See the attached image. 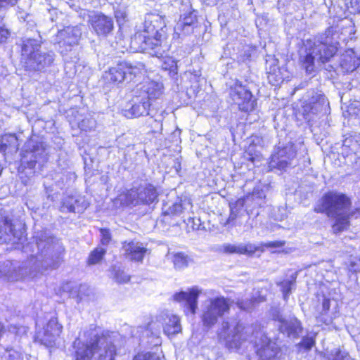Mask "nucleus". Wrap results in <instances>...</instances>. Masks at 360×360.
Returning a JSON list of instances; mask_svg holds the SVG:
<instances>
[{"instance_id":"f257e3e1","label":"nucleus","mask_w":360,"mask_h":360,"mask_svg":"<svg viewBox=\"0 0 360 360\" xmlns=\"http://www.w3.org/2000/svg\"><path fill=\"white\" fill-rule=\"evenodd\" d=\"M122 342L117 332L91 328L73 342L75 360H115Z\"/></svg>"},{"instance_id":"f03ea898","label":"nucleus","mask_w":360,"mask_h":360,"mask_svg":"<svg viewBox=\"0 0 360 360\" xmlns=\"http://www.w3.org/2000/svg\"><path fill=\"white\" fill-rule=\"evenodd\" d=\"M30 248L32 254L28 261L34 268L30 270L32 276L42 274L49 269H56L65 250L61 242L47 230L34 232Z\"/></svg>"},{"instance_id":"7ed1b4c3","label":"nucleus","mask_w":360,"mask_h":360,"mask_svg":"<svg viewBox=\"0 0 360 360\" xmlns=\"http://www.w3.org/2000/svg\"><path fill=\"white\" fill-rule=\"evenodd\" d=\"M259 335V333L255 330L252 325L245 326L240 321L235 323L224 321L222 323L221 335L224 336L227 347L238 349L245 341L255 342L259 360H276L278 349L275 342L261 335L262 343L259 344L255 340Z\"/></svg>"},{"instance_id":"20e7f679","label":"nucleus","mask_w":360,"mask_h":360,"mask_svg":"<svg viewBox=\"0 0 360 360\" xmlns=\"http://www.w3.org/2000/svg\"><path fill=\"white\" fill-rule=\"evenodd\" d=\"M350 199L345 194L330 192L322 199V207L326 214L335 219L333 226L335 232H340L349 226V219L360 217V208L349 210Z\"/></svg>"},{"instance_id":"39448f33","label":"nucleus","mask_w":360,"mask_h":360,"mask_svg":"<svg viewBox=\"0 0 360 360\" xmlns=\"http://www.w3.org/2000/svg\"><path fill=\"white\" fill-rule=\"evenodd\" d=\"M41 45L40 39L25 38L22 40V62L27 70L44 72L53 63L54 53L41 51Z\"/></svg>"},{"instance_id":"423d86ee","label":"nucleus","mask_w":360,"mask_h":360,"mask_svg":"<svg viewBox=\"0 0 360 360\" xmlns=\"http://www.w3.org/2000/svg\"><path fill=\"white\" fill-rule=\"evenodd\" d=\"M231 303L229 299L223 296L207 300L202 307V321L204 326L212 327L219 318L229 313Z\"/></svg>"},{"instance_id":"0eeeda50","label":"nucleus","mask_w":360,"mask_h":360,"mask_svg":"<svg viewBox=\"0 0 360 360\" xmlns=\"http://www.w3.org/2000/svg\"><path fill=\"white\" fill-rule=\"evenodd\" d=\"M34 270L29 261L25 262L5 261L0 264V280L14 281L26 278H34L37 275H31Z\"/></svg>"},{"instance_id":"6e6552de","label":"nucleus","mask_w":360,"mask_h":360,"mask_svg":"<svg viewBox=\"0 0 360 360\" xmlns=\"http://www.w3.org/2000/svg\"><path fill=\"white\" fill-rule=\"evenodd\" d=\"M158 197L156 188L153 184L146 182L134 186L126 194L127 202L134 206L156 202Z\"/></svg>"},{"instance_id":"1a4fd4ad","label":"nucleus","mask_w":360,"mask_h":360,"mask_svg":"<svg viewBox=\"0 0 360 360\" xmlns=\"http://www.w3.org/2000/svg\"><path fill=\"white\" fill-rule=\"evenodd\" d=\"M26 148L27 149L22 150L21 153L22 165L32 169L37 162H44L46 159V147L44 143L32 140L26 145Z\"/></svg>"},{"instance_id":"9d476101","label":"nucleus","mask_w":360,"mask_h":360,"mask_svg":"<svg viewBox=\"0 0 360 360\" xmlns=\"http://www.w3.org/2000/svg\"><path fill=\"white\" fill-rule=\"evenodd\" d=\"M89 25L94 32L100 37H107L113 30V19L102 13L93 12L89 15Z\"/></svg>"},{"instance_id":"9b49d317","label":"nucleus","mask_w":360,"mask_h":360,"mask_svg":"<svg viewBox=\"0 0 360 360\" xmlns=\"http://www.w3.org/2000/svg\"><path fill=\"white\" fill-rule=\"evenodd\" d=\"M192 205L189 200L176 198L174 201L168 200L162 206V214L164 221H168L169 218L176 219L181 217L184 222H186L183 215L186 211L191 209Z\"/></svg>"},{"instance_id":"f8f14e48","label":"nucleus","mask_w":360,"mask_h":360,"mask_svg":"<svg viewBox=\"0 0 360 360\" xmlns=\"http://www.w3.org/2000/svg\"><path fill=\"white\" fill-rule=\"evenodd\" d=\"M230 96L240 110L249 112L254 110L256 105L255 100L252 98V93L245 86L236 84L231 89Z\"/></svg>"},{"instance_id":"ddd939ff","label":"nucleus","mask_w":360,"mask_h":360,"mask_svg":"<svg viewBox=\"0 0 360 360\" xmlns=\"http://www.w3.org/2000/svg\"><path fill=\"white\" fill-rule=\"evenodd\" d=\"M295 156L296 150L294 145L291 143L282 148L278 146L276 151L271 156L269 167L278 169H285L291 164V161Z\"/></svg>"},{"instance_id":"4468645a","label":"nucleus","mask_w":360,"mask_h":360,"mask_svg":"<svg viewBox=\"0 0 360 360\" xmlns=\"http://www.w3.org/2000/svg\"><path fill=\"white\" fill-rule=\"evenodd\" d=\"M152 105L148 101H146L145 97L136 95L126 105L125 108L122 110V112L127 118L148 115H150V107Z\"/></svg>"},{"instance_id":"2eb2a0df","label":"nucleus","mask_w":360,"mask_h":360,"mask_svg":"<svg viewBox=\"0 0 360 360\" xmlns=\"http://www.w3.org/2000/svg\"><path fill=\"white\" fill-rule=\"evenodd\" d=\"M156 322L162 326L164 333L172 338L181 331L180 319L168 311H162L156 317Z\"/></svg>"},{"instance_id":"dca6fc26","label":"nucleus","mask_w":360,"mask_h":360,"mask_svg":"<svg viewBox=\"0 0 360 360\" xmlns=\"http://www.w3.org/2000/svg\"><path fill=\"white\" fill-rule=\"evenodd\" d=\"M62 326L58 324L56 318H51L46 327L37 333V338L46 347H51L55 342L56 338L60 335Z\"/></svg>"},{"instance_id":"f3484780","label":"nucleus","mask_w":360,"mask_h":360,"mask_svg":"<svg viewBox=\"0 0 360 360\" xmlns=\"http://www.w3.org/2000/svg\"><path fill=\"white\" fill-rule=\"evenodd\" d=\"M201 290L198 287H193L188 291H181L174 294V300L184 304V311L192 314L198 308V299Z\"/></svg>"},{"instance_id":"a211bd4d","label":"nucleus","mask_w":360,"mask_h":360,"mask_svg":"<svg viewBox=\"0 0 360 360\" xmlns=\"http://www.w3.org/2000/svg\"><path fill=\"white\" fill-rule=\"evenodd\" d=\"M147 248L139 241H124L122 245V255L133 262H142Z\"/></svg>"},{"instance_id":"6ab92c4d","label":"nucleus","mask_w":360,"mask_h":360,"mask_svg":"<svg viewBox=\"0 0 360 360\" xmlns=\"http://www.w3.org/2000/svg\"><path fill=\"white\" fill-rule=\"evenodd\" d=\"M22 233L15 231L11 220L7 217L0 219V243H17L20 240Z\"/></svg>"},{"instance_id":"aec40b11","label":"nucleus","mask_w":360,"mask_h":360,"mask_svg":"<svg viewBox=\"0 0 360 360\" xmlns=\"http://www.w3.org/2000/svg\"><path fill=\"white\" fill-rule=\"evenodd\" d=\"M197 25L196 14L189 7L188 13L181 15L179 21L174 27V32L179 35H188L193 32Z\"/></svg>"},{"instance_id":"412c9836","label":"nucleus","mask_w":360,"mask_h":360,"mask_svg":"<svg viewBox=\"0 0 360 360\" xmlns=\"http://www.w3.org/2000/svg\"><path fill=\"white\" fill-rule=\"evenodd\" d=\"M82 27L80 25L68 26L63 30L58 31L57 38L59 39L58 44L61 47L68 46L69 47L77 44L82 36Z\"/></svg>"},{"instance_id":"4be33fe9","label":"nucleus","mask_w":360,"mask_h":360,"mask_svg":"<svg viewBox=\"0 0 360 360\" xmlns=\"http://www.w3.org/2000/svg\"><path fill=\"white\" fill-rule=\"evenodd\" d=\"M88 207L84 198L81 195H68L63 198L60 211L62 212L82 213Z\"/></svg>"},{"instance_id":"5701e85b","label":"nucleus","mask_w":360,"mask_h":360,"mask_svg":"<svg viewBox=\"0 0 360 360\" xmlns=\"http://www.w3.org/2000/svg\"><path fill=\"white\" fill-rule=\"evenodd\" d=\"M164 17L155 13H148L145 16L143 31L148 34L161 37L160 31L165 27Z\"/></svg>"},{"instance_id":"b1692460","label":"nucleus","mask_w":360,"mask_h":360,"mask_svg":"<svg viewBox=\"0 0 360 360\" xmlns=\"http://www.w3.org/2000/svg\"><path fill=\"white\" fill-rule=\"evenodd\" d=\"M127 62L117 64L109 68L103 75V79L106 83L116 84L124 82H127Z\"/></svg>"},{"instance_id":"393cba45","label":"nucleus","mask_w":360,"mask_h":360,"mask_svg":"<svg viewBox=\"0 0 360 360\" xmlns=\"http://www.w3.org/2000/svg\"><path fill=\"white\" fill-rule=\"evenodd\" d=\"M280 321L279 330L289 338H297L302 332L301 323L296 318L281 319Z\"/></svg>"},{"instance_id":"a878e982","label":"nucleus","mask_w":360,"mask_h":360,"mask_svg":"<svg viewBox=\"0 0 360 360\" xmlns=\"http://www.w3.org/2000/svg\"><path fill=\"white\" fill-rule=\"evenodd\" d=\"M266 194L263 188L258 186L255 187L251 193L248 194L243 199L247 207H261L265 202Z\"/></svg>"},{"instance_id":"bb28decb","label":"nucleus","mask_w":360,"mask_h":360,"mask_svg":"<svg viewBox=\"0 0 360 360\" xmlns=\"http://www.w3.org/2000/svg\"><path fill=\"white\" fill-rule=\"evenodd\" d=\"M162 95V84L155 82H149L141 87L139 96L145 97L146 101L152 103Z\"/></svg>"},{"instance_id":"cd10ccee","label":"nucleus","mask_w":360,"mask_h":360,"mask_svg":"<svg viewBox=\"0 0 360 360\" xmlns=\"http://www.w3.org/2000/svg\"><path fill=\"white\" fill-rule=\"evenodd\" d=\"M154 35V37H151L150 34L147 36L146 41V49L145 51H148L152 56L160 58L163 56L165 52V49L162 46V41L160 39V37L155 34Z\"/></svg>"},{"instance_id":"c85d7f7f","label":"nucleus","mask_w":360,"mask_h":360,"mask_svg":"<svg viewBox=\"0 0 360 360\" xmlns=\"http://www.w3.org/2000/svg\"><path fill=\"white\" fill-rule=\"evenodd\" d=\"M223 252L229 254L252 255L257 248L250 243L230 244L226 243L222 247Z\"/></svg>"},{"instance_id":"c756f323","label":"nucleus","mask_w":360,"mask_h":360,"mask_svg":"<svg viewBox=\"0 0 360 360\" xmlns=\"http://www.w3.org/2000/svg\"><path fill=\"white\" fill-rule=\"evenodd\" d=\"M319 55V60L322 64L328 61L337 52L335 45L327 43H321L316 46Z\"/></svg>"},{"instance_id":"7c9ffc66","label":"nucleus","mask_w":360,"mask_h":360,"mask_svg":"<svg viewBox=\"0 0 360 360\" xmlns=\"http://www.w3.org/2000/svg\"><path fill=\"white\" fill-rule=\"evenodd\" d=\"M314 48L310 47L309 49H306L304 54L301 56L300 60L302 65L305 69L307 74H311L314 71Z\"/></svg>"},{"instance_id":"2f4dec72","label":"nucleus","mask_w":360,"mask_h":360,"mask_svg":"<svg viewBox=\"0 0 360 360\" xmlns=\"http://www.w3.org/2000/svg\"><path fill=\"white\" fill-rule=\"evenodd\" d=\"M127 82H130L133 79L139 75H142L145 72V65L142 63H137L132 65L127 62Z\"/></svg>"},{"instance_id":"473e14b6","label":"nucleus","mask_w":360,"mask_h":360,"mask_svg":"<svg viewBox=\"0 0 360 360\" xmlns=\"http://www.w3.org/2000/svg\"><path fill=\"white\" fill-rule=\"evenodd\" d=\"M147 36L141 32H137L131 39V48L134 51H145L146 49V41Z\"/></svg>"},{"instance_id":"72a5a7b5","label":"nucleus","mask_w":360,"mask_h":360,"mask_svg":"<svg viewBox=\"0 0 360 360\" xmlns=\"http://www.w3.org/2000/svg\"><path fill=\"white\" fill-rule=\"evenodd\" d=\"M267 73L269 82L272 83L274 85H276L283 81V78L281 75V70L276 65H274L273 67H270Z\"/></svg>"},{"instance_id":"f704fd0d","label":"nucleus","mask_w":360,"mask_h":360,"mask_svg":"<svg viewBox=\"0 0 360 360\" xmlns=\"http://www.w3.org/2000/svg\"><path fill=\"white\" fill-rule=\"evenodd\" d=\"M318 111L326 115L330 112V106L329 102L325 96L316 94V112Z\"/></svg>"},{"instance_id":"c9c22d12","label":"nucleus","mask_w":360,"mask_h":360,"mask_svg":"<svg viewBox=\"0 0 360 360\" xmlns=\"http://www.w3.org/2000/svg\"><path fill=\"white\" fill-rule=\"evenodd\" d=\"M263 301L262 299L258 300L257 297L246 300H238L236 304L241 310L250 311L255 307V303Z\"/></svg>"},{"instance_id":"e433bc0d","label":"nucleus","mask_w":360,"mask_h":360,"mask_svg":"<svg viewBox=\"0 0 360 360\" xmlns=\"http://www.w3.org/2000/svg\"><path fill=\"white\" fill-rule=\"evenodd\" d=\"M295 279H296V274H292L291 276L290 280L283 281L281 282L280 283H278V285H280L281 289L283 292L284 300H286L288 295L290 294L291 289H292V285L295 284Z\"/></svg>"},{"instance_id":"4c0bfd02","label":"nucleus","mask_w":360,"mask_h":360,"mask_svg":"<svg viewBox=\"0 0 360 360\" xmlns=\"http://www.w3.org/2000/svg\"><path fill=\"white\" fill-rule=\"evenodd\" d=\"M105 250L101 248H96L89 255V263L95 264L100 262L105 253Z\"/></svg>"},{"instance_id":"58836bf2","label":"nucleus","mask_w":360,"mask_h":360,"mask_svg":"<svg viewBox=\"0 0 360 360\" xmlns=\"http://www.w3.org/2000/svg\"><path fill=\"white\" fill-rule=\"evenodd\" d=\"M174 264L176 269H183L188 265V257L183 253H177L174 257Z\"/></svg>"},{"instance_id":"ea45409f","label":"nucleus","mask_w":360,"mask_h":360,"mask_svg":"<svg viewBox=\"0 0 360 360\" xmlns=\"http://www.w3.org/2000/svg\"><path fill=\"white\" fill-rule=\"evenodd\" d=\"M113 278L115 281L118 283H128L130 280V276L123 270L120 269L114 270Z\"/></svg>"},{"instance_id":"a19ab883","label":"nucleus","mask_w":360,"mask_h":360,"mask_svg":"<svg viewBox=\"0 0 360 360\" xmlns=\"http://www.w3.org/2000/svg\"><path fill=\"white\" fill-rule=\"evenodd\" d=\"M96 127V121L92 118L83 119L79 123V127L82 131H88L93 130Z\"/></svg>"},{"instance_id":"79ce46f5","label":"nucleus","mask_w":360,"mask_h":360,"mask_svg":"<svg viewBox=\"0 0 360 360\" xmlns=\"http://www.w3.org/2000/svg\"><path fill=\"white\" fill-rule=\"evenodd\" d=\"M101 233V243L103 245H108L110 242L111 241V233L110 232V230L108 229H100Z\"/></svg>"},{"instance_id":"37998d69","label":"nucleus","mask_w":360,"mask_h":360,"mask_svg":"<svg viewBox=\"0 0 360 360\" xmlns=\"http://www.w3.org/2000/svg\"><path fill=\"white\" fill-rule=\"evenodd\" d=\"M303 116L306 121L310 123L313 120L314 112H313V108L311 105H306L303 108Z\"/></svg>"},{"instance_id":"c03bdc74","label":"nucleus","mask_w":360,"mask_h":360,"mask_svg":"<svg viewBox=\"0 0 360 360\" xmlns=\"http://www.w3.org/2000/svg\"><path fill=\"white\" fill-rule=\"evenodd\" d=\"M133 360H161L159 356L153 353L138 354Z\"/></svg>"},{"instance_id":"a18cd8bd","label":"nucleus","mask_w":360,"mask_h":360,"mask_svg":"<svg viewBox=\"0 0 360 360\" xmlns=\"http://www.w3.org/2000/svg\"><path fill=\"white\" fill-rule=\"evenodd\" d=\"M285 240H276V241H271L264 243L262 244L263 248H271V249H276V248H280L285 245Z\"/></svg>"},{"instance_id":"49530a36","label":"nucleus","mask_w":360,"mask_h":360,"mask_svg":"<svg viewBox=\"0 0 360 360\" xmlns=\"http://www.w3.org/2000/svg\"><path fill=\"white\" fill-rule=\"evenodd\" d=\"M165 65L164 68L169 69L170 73L174 75L177 74V63L175 60L169 58L168 61L165 63Z\"/></svg>"},{"instance_id":"de8ad7c7","label":"nucleus","mask_w":360,"mask_h":360,"mask_svg":"<svg viewBox=\"0 0 360 360\" xmlns=\"http://www.w3.org/2000/svg\"><path fill=\"white\" fill-rule=\"evenodd\" d=\"M10 34L11 33L8 29L0 26V44L6 42Z\"/></svg>"},{"instance_id":"09e8293b","label":"nucleus","mask_w":360,"mask_h":360,"mask_svg":"<svg viewBox=\"0 0 360 360\" xmlns=\"http://www.w3.org/2000/svg\"><path fill=\"white\" fill-rule=\"evenodd\" d=\"M349 270L354 272L360 271V259H354L351 260L349 264Z\"/></svg>"},{"instance_id":"8fccbe9b","label":"nucleus","mask_w":360,"mask_h":360,"mask_svg":"<svg viewBox=\"0 0 360 360\" xmlns=\"http://www.w3.org/2000/svg\"><path fill=\"white\" fill-rule=\"evenodd\" d=\"M191 224V226L193 230H198V229H200V226L201 225L200 219H195L193 217H189L188 219V224Z\"/></svg>"},{"instance_id":"3c124183","label":"nucleus","mask_w":360,"mask_h":360,"mask_svg":"<svg viewBox=\"0 0 360 360\" xmlns=\"http://www.w3.org/2000/svg\"><path fill=\"white\" fill-rule=\"evenodd\" d=\"M18 0H0V10L14 6Z\"/></svg>"},{"instance_id":"603ef678","label":"nucleus","mask_w":360,"mask_h":360,"mask_svg":"<svg viewBox=\"0 0 360 360\" xmlns=\"http://www.w3.org/2000/svg\"><path fill=\"white\" fill-rule=\"evenodd\" d=\"M88 290V287L86 285H80L78 288L77 297L79 300H83L86 296L85 291Z\"/></svg>"},{"instance_id":"864d4df0","label":"nucleus","mask_w":360,"mask_h":360,"mask_svg":"<svg viewBox=\"0 0 360 360\" xmlns=\"http://www.w3.org/2000/svg\"><path fill=\"white\" fill-rule=\"evenodd\" d=\"M314 344V341L312 338H304L301 342V345L306 349H309L312 347Z\"/></svg>"},{"instance_id":"5fc2aeb1","label":"nucleus","mask_w":360,"mask_h":360,"mask_svg":"<svg viewBox=\"0 0 360 360\" xmlns=\"http://www.w3.org/2000/svg\"><path fill=\"white\" fill-rule=\"evenodd\" d=\"M332 360H349L347 355H345L340 351L335 352V356Z\"/></svg>"},{"instance_id":"6e6d98bb","label":"nucleus","mask_w":360,"mask_h":360,"mask_svg":"<svg viewBox=\"0 0 360 360\" xmlns=\"http://www.w3.org/2000/svg\"><path fill=\"white\" fill-rule=\"evenodd\" d=\"M8 352L9 353L8 354V360H17L19 357H20V354L13 350V349H10V350H7Z\"/></svg>"},{"instance_id":"4d7b16f0","label":"nucleus","mask_w":360,"mask_h":360,"mask_svg":"<svg viewBox=\"0 0 360 360\" xmlns=\"http://www.w3.org/2000/svg\"><path fill=\"white\" fill-rule=\"evenodd\" d=\"M322 307L323 311H327L330 309V300L329 299H324L322 303Z\"/></svg>"},{"instance_id":"13d9d810","label":"nucleus","mask_w":360,"mask_h":360,"mask_svg":"<svg viewBox=\"0 0 360 360\" xmlns=\"http://www.w3.org/2000/svg\"><path fill=\"white\" fill-rule=\"evenodd\" d=\"M323 68L328 72H331L333 70V67L330 64L325 65Z\"/></svg>"},{"instance_id":"bf43d9fd","label":"nucleus","mask_w":360,"mask_h":360,"mask_svg":"<svg viewBox=\"0 0 360 360\" xmlns=\"http://www.w3.org/2000/svg\"><path fill=\"white\" fill-rule=\"evenodd\" d=\"M155 323L152 322V323H149L148 327H149L150 329H152V328H154V326H155Z\"/></svg>"},{"instance_id":"052dcab7","label":"nucleus","mask_w":360,"mask_h":360,"mask_svg":"<svg viewBox=\"0 0 360 360\" xmlns=\"http://www.w3.org/2000/svg\"><path fill=\"white\" fill-rule=\"evenodd\" d=\"M11 138L13 139L14 140H16V137L14 136H12Z\"/></svg>"},{"instance_id":"680f3d73","label":"nucleus","mask_w":360,"mask_h":360,"mask_svg":"<svg viewBox=\"0 0 360 360\" xmlns=\"http://www.w3.org/2000/svg\"><path fill=\"white\" fill-rule=\"evenodd\" d=\"M354 69H355V67L354 66V67L351 69V70L352 71V70H354Z\"/></svg>"}]
</instances>
